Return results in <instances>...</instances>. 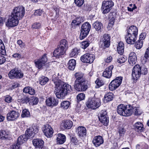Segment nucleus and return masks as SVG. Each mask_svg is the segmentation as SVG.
Listing matches in <instances>:
<instances>
[{"instance_id": "obj_1", "label": "nucleus", "mask_w": 149, "mask_h": 149, "mask_svg": "<svg viewBox=\"0 0 149 149\" xmlns=\"http://www.w3.org/2000/svg\"><path fill=\"white\" fill-rule=\"evenodd\" d=\"M52 81L55 85L56 91V95L58 98H63L68 94L72 91L71 86L68 84L65 83L54 75L52 77Z\"/></svg>"}, {"instance_id": "obj_2", "label": "nucleus", "mask_w": 149, "mask_h": 149, "mask_svg": "<svg viewBox=\"0 0 149 149\" xmlns=\"http://www.w3.org/2000/svg\"><path fill=\"white\" fill-rule=\"evenodd\" d=\"M132 107L129 105L125 106L123 104L119 105L117 108V113L121 115L128 116L132 113Z\"/></svg>"}, {"instance_id": "obj_3", "label": "nucleus", "mask_w": 149, "mask_h": 149, "mask_svg": "<svg viewBox=\"0 0 149 149\" xmlns=\"http://www.w3.org/2000/svg\"><path fill=\"white\" fill-rule=\"evenodd\" d=\"M100 100L99 98L94 97L89 98L86 103V105L89 108L93 109H96L98 108L101 105Z\"/></svg>"}, {"instance_id": "obj_4", "label": "nucleus", "mask_w": 149, "mask_h": 149, "mask_svg": "<svg viewBox=\"0 0 149 149\" xmlns=\"http://www.w3.org/2000/svg\"><path fill=\"white\" fill-rule=\"evenodd\" d=\"M25 13V9L23 6L15 7L11 14L19 20L22 19Z\"/></svg>"}, {"instance_id": "obj_5", "label": "nucleus", "mask_w": 149, "mask_h": 149, "mask_svg": "<svg viewBox=\"0 0 149 149\" xmlns=\"http://www.w3.org/2000/svg\"><path fill=\"white\" fill-rule=\"evenodd\" d=\"M91 28L90 24L88 22L84 23L81 27L80 38L81 40L84 39L88 34Z\"/></svg>"}, {"instance_id": "obj_6", "label": "nucleus", "mask_w": 149, "mask_h": 149, "mask_svg": "<svg viewBox=\"0 0 149 149\" xmlns=\"http://www.w3.org/2000/svg\"><path fill=\"white\" fill-rule=\"evenodd\" d=\"M38 127L36 125H33L29 128L27 129L24 135L28 139L33 137L34 135L38 131Z\"/></svg>"}, {"instance_id": "obj_7", "label": "nucleus", "mask_w": 149, "mask_h": 149, "mask_svg": "<svg viewBox=\"0 0 149 149\" xmlns=\"http://www.w3.org/2000/svg\"><path fill=\"white\" fill-rule=\"evenodd\" d=\"M114 3L111 0L103 1L101 8L103 13L105 14L109 13Z\"/></svg>"}, {"instance_id": "obj_8", "label": "nucleus", "mask_w": 149, "mask_h": 149, "mask_svg": "<svg viewBox=\"0 0 149 149\" xmlns=\"http://www.w3.org/2000/svg\"><path fill=\"white\" fill-rule=\"evenodd\" d=\"M8 75L11 79L15 78H21L24 75L23 73L20 70L17 68H15L11 70L9 72Z\"/></svg>"}, {"instance_id": "obj_9", "label": "nucleus", "mask_w": 149, "mask_h": 149, "mask_svg": "<svg viewBox=\"0 0 149 149\" xmlns=\"http://www.w3.org/2000/svg\"><path fill=\"white\" fill-rule=\"evenodd\" d=\"M19 20V19L11 14L6 23V25L8 27H15L18 24Z\"/></svg>"}, {"instance_id": "obj_10", "label": "nucleus", "mask_w": 149, "mask_h": 149, "mask_svg": "<svg viewBox=\"0 0 149 149\" xmlns=\"http://www.w3.org/2000/svg\"><path fill=\"white\" fill-rule=\"evenodd\" d=\"M123 78L122 77H117L112 80L109 85V88L110 90L113 91L117 88L121 84Z\"/></svg>"}, {"instance_id": "obj_11", "label": "nucleus", "mask_w": 149, "mask_h": 149, "mask_svg": "<svg viewBox=\"0 0 149 149\" xmlns=\"http://www.w3.org/2000/svg\"><path fill=\"white\" fill-rule=\"evenodd\" d=\"M95 58L94 55L86 53L82 55L81 57V61L84 63H93Z\"/></svg>"}, {"instance_id": "obj_12", "label": "nucleus", "mask_w": 149, "mask_h": 149, "mask_svg": "<svg viewBox=\"0 0 149 149\" xmlns=\"http://www.w3.org/2000/svg\"><path fill=\"white\" fill-rule=\"evenodd\" d=\"M47 61V58L46 55L44 54L41 58L35 61L36 66L38 69H40L45 65V63Z\"/></svg>"}, {"instance_id": "obj_13", "label": "nucleus", "mask_w": 149, "mask_h": 149, "mask_svg": "<svg viewBox=\"0 0 149 149\" xmlns=\"http://www.w3.org/2000/svg\"><path fill=\"white\" fill-rule=\"evenodd\" d=\"M42 130L45 135L47 138L52 137L54 132L52 127L48 124H46L42 128Z\"/></svg>"}, {"instance_id": "obj_14", "label": "nucleus", "mask_w": 149, "mask_h": 149, "mask_svg": "<svg viewBox=\"0 0 149 149\" xmlns=\"http://www.w3.org/2000/svg\"><path fill=\"white\" fill-rule=\"evenodd\" d=\"M33 143L36 149H48L44 146V142L40 139H36L33 140Z\"/></svg>"}, {"instance_id": "obj_15", "label": "nucleus", "mask_w": 149, "mask_h": 149, "mask_svg": "<svg viewBox=\"0 0 149 149\" xmlns=\"http://www.w3.org/2000/svg\"><path fill=\"white\" fill-rule=\"evenodd\" d=\"M92 142L94 146L97 147L100 146L104 143V140L102 136L99 135L95 136Z\"/></svg>"}, {"instance_id": "obj_16", "label": "nucleus", "mask_w": 149, "mask_h": 149, "mask_svg": "<svg viewBox=\"0 0 149 149\" xmlns=\"http://www.w3.org/2000/svg\"><path fill=\"white\" fill-rule=\"evenodd\" d=\"M74 88L77 91H84L87 89L88 86L85 82H80L75 83Z\"/></svg>"}, {"instance_id": "obj_17", "label": "nucleus", "mask_w": 149, "mask_h": 149, "mask_svg": "<svg viewBox=\"0 0 149 149\" xmlns=\"http://www.w3.org/2000/svg\"><path fill=\"white\" fill-rule=\"evenodd\" d=\"M76 131L78 136L81 139L84 138L86 136V128L83 126L79 127L77 129Z\"/></svg>"}, {"instance_id": "obj_18", "label": "nucleus", "mask_w": 149, "mask_h": 149, "mask_svg": "<svg viewBox=\"0 0 149 149\" xmlns=\"http://www.w3.org/2000/svg\"><path fill=\"white\" fill-rule=\"evenodd\" d=\"M19 116V114L14 110L9 111L7 114V118L8 120H14L17 119Z\"/></svg>"}, {"instance_id": "obj_19", "label": "nucleus", "mask_w": 149, "mask_h": 149, "mask_svg": "<svg viewBox=\"0 0 149 149\" xmlns=\"http://www.w3.org/2000/svg\"><path fill=\"white\" fill-rule=\"evenodd\" d=\"M74 76L76 79L74 84L80 82H85V78L82 73L80 72H76L74 74Z\"/></svg>"}, {"instance_id": "obj_20", "label": "nucleus", "mask_w": 149, "mask_h": 149, "mask_svg": "<svg viewBox=\"0 0 149 149\" xmlns=\"http://www.w3.org/2000/svg\"><path fill=\"white\" fill-rule=\"evenodd\" d=\"M136 36L134 35L127 34L125 36V39L127 43L128 44H134L136 40Z\"/></svg>"}, {"instance_id": "obj_21", "label": "nucleus", "mask_w": 149, "mask_h": 149, "mask_svg": "<svg viewBox=\"0 0 149 149\" xmlns=\"http://www.w3.org/2000/svg\"><path fill=\"white\" fill-rule=\"evenodd\" d=\"M110 37L108 34H104L103 36L102 41L103 44L106 47H108L110 44Z\"/></svg>"}, {"instance_id": "obj_22", "label": "nucleus", "mask_w": 149, "mask_h": 149, "mask_svg": "<svg viewBox=\"0 0 149 149\" xmlns=\"http://www.w3.org/2000/svg\"><path fill=\"white\" fill-rule=\"evenodd\" d=\"M46 102L47 106L53 107L56 106L58 104V101L54 97H49L46 99Z\"/></svg>"}, {"instance_id": "obj_23", "label": "nucleus", "mask_w": 149, "mask_h": 149, "mask_svg": "<svg viewBox=\"0 0 149 149\" xmlns=\"http://www.w3.org/2000/svg\"><path fill=\"white\" fill-rule=\"evenodd\" d=\"M128 62L131 65H134L137 61V57L136 54L133 52H131L129 55Z\"/></svg>"}, {"instance_id": "obj_24", "label": "nucleus", "mask_w": 149, "mask_h": 149, "mask_svg": "<svg viewBox=\"0 0 149 149\" xmlns=\"http://www.w3.org/2000/svg\"><path fill=\"white\" fill-rule=\"evenodd\" d=\"M113 68V65H111L107 68L103 72V76L108 78L111 77L112 75V70Z\"/></svg>"}, {"instance_id": "obj_25", "label": "nucleus", "mask_w": 149, "mask_h": 149, "mask_svg": "<svg viewBox=\"0 0 149 149\" xmlns=\"http://www.w3.org/2000/svg\"><path fill=\"white\" fill-rule=\"evenodd\" d=\"M65 51L61 48L58 47L54 50L53 52V55L56 58L63 55L65 53Z\"/></svg>"}, {"instance_id": "obj_26", "label": "nucleus", "mask_w": 149, "mask_h": 149, "mask_svg": "<svg viewBox=\"0 0 149 149\" xmlns=\"http://www.w3.org/2000/svg\"><path fill=\"white\" fill-rule=\"evenodd\" d=\"M56 142L57 144H63L66 141V136L63 134L59 133L57 135Z\"/></svg>"}, {"instance_id": "obj_27", "label": "nucleus", "mask_w": 149, "mask_h": 149, "mask_svg": "<svg viewBox=\"0 0 149 149\" xmlns=\"http://www.w3.org/2000/svg\"><path fill=\"white\" fill-rule=\"evenodd\" d=\"M72 122L69 120H66L61 125V128L63 130L69 129L72 126Z\"/></svg>"}, {"instance_id": "obj_28", "label": "nucleus", "mask_w": 149, "mask_h": 149, "mask_svg": "<svg viewBox=\"0 0 149 149\" xmlns=\"http://www.w3.org/2000/svg\"><path fill=\"white\" fill-rule=\"evenodd\" d=\"M127 34L134 35L137 36L138 34V29L136 27L134 26H130L127 31Z\"/></svg>"}, {"instance_id": "obj_29", "label": "nucleus", "mask_w": 149, "mask_h": 149, "mask_svg": "<svg viewBox=\"0 0 149 149\" xmlns=\"http://www.w3.org/2000/svg\"><path fill=\"white\" fill-rule=\"evenodd\" d=\"M114 95L111 93L109 92L106 94L104 97V101L105 102H107L111 101L113 98Z\"/></svg>"}, {"instance_id": "obj_30", "label": "nucleus", "mask_w": 149, "mask_h": 149, "mask_svg": "<svg viewBox=\"0 0 149 149\" xmlns=\"http://www.w3.org/2000/svg\"><path fill=\"white\" fill-rule=\"evenodd\" d=\"M93 26L97 31H101L103 28L102 24L99 21H96L94 22L93 24Z\"/></svg>"}, {"instance_id": "obj_31", "label": "nucleus", "mask_w": 149, "mask_h": 149, "mask_svg": "<svg viewBox=\"0 0 149 149\" xmlns=\"http://www.w3.org/2000/svg\"><path fill=\"white\" fill-rule=\"evenodd\" d=\"M134 127L135 130L138 132H141L144 129L143 124L140 122L136 123L134 125Z\"/></svg>"}, {"instance_id": "obj_32", "label": "nucleus", "mask_w": 149, "mask_h": 149, "mask_svg": "<svg viewBox=\"0 0 149 149\" xmlns=\"http://www.w3.org/2000/svg\"><path fill=\"white\" fill-rule=\"evenodd\" d=\"M68 44L67 40L63 39L61 40L60 42V44L58 47L61 48L65 50H66V49L68 48Z\"/></svg>"}, {"instance_id": "obj_33", "label": "nucleus", "mask_w": 149, "mask_h": 149, "mask_svg": "<svg viewBox=\"0 0 149 149\" xmlns=\"http://www.w3.org/2000/svg\"><path fill=\"white\" fill-rule=\"evenodd\" d=\"M76 65V62L75 60L71 59L70 60L68 63V67L69 69L71 70H74Z\"/></svg>"}, {"instance_id": "obj_34", "label": "nucleus", "mask_w": 149, "mask_h": 149, "mask_svg": "<svg viewBox=\"0 0 149 149\" xmlns=\"http://www.w3.org/2000/svg\"><path fill=\"white\" fill-rule=\"evenodd\" d=\"M124 44L123 42H120L118 44L117 47V50L118 53L121 55L124 52Z\"/></svg>"}, {"instance_id": "obj_35", "label": "nucleus", "mask_w": 149, "mask_h": 149, "mask_svg": "<svg viewBox=\"0 0 149 149\" xmlns=\"http://www.w3.org/2000/svg\"><path fill=\"white\" fill-rule=\"evenodd\" d=\"M70 141L71 143L75 145L81 146L82 144L81 141L78 140L75 136H70Z\"/></svg>"}, {"instance_id": "obj_36", "label": "nucleus", "mask_w": 149, "mask_h": 149, "mask_svg": "<svg viewBox=\"0 0 149 149\" xmlns=\"http://www.w3.org/2000/svg\"><path fill=\"white\" fill-rule=\"evenodd\" d=\"M23 91L24 93H28L31 95H34L35 93V90L30 87L24 88L23 90Z\"/></svg>"}, {"instance_id": "obj_37", "label": "nucleus", "mask_w": 149, "mask_h": 149, "mask_svg": "<svg viewBox=\"0 0 149 149\" xmlns=\"http://www.w3.org/2000/svg\"><path fill=\"white\" fill-rule=\"evenodd\" d=\"M28 139L24 135L21 136L18 138L17 143L19 144V145H21L26 141Z\"/></svg>"}, {"instance_id": "obj_38", "label": "nucleus", "mask_w": 149, "mask_h": 149, "mask_svg": "<svg viewBox=\"0 0 149 149\" xmlns=\"http://www.w3.org/2000/svg\"><path fill=\"white\" fill-rule=\"evenodd\" d=\"M99 120L100 122L104 126H107L108 125L109 122V120L107 117L103 118L102 117L100 116Z\"/></svg>"}, {"instance_id": "obj_39", "label": "nucleus", "mask_w": 149, "mask_h": 149, "mask_svg": "<svg viewBox=\"0 0 149 149\" xmlns=\"http://www.w3.org/2000/svg\"><path fill=\"white\" fill-rule=\"evenodd\" d=\"M9 133L4 130H1L0 131V139H5L8 137Z\"/></svg>"}, {"instance_id": "obj_40", "label": "nucleus", "mask_w": 149, "mask_h": 149, "mask_svg": "<svg viewBox=\"0 0 149 149\" xmlns=\"http://www.w3.org/2000/svg\"><path fill=\"white\" fill-rule=\"evenodd\" d=\"M80 52V50L77 48L73 49L70 54V56L71 57L75 56Z\"/></svg>"}, {"instance_id": "obj_41", "label": "nucleus", "mask_w": 149, "mask_h": 149, "mask_svg": "<svg viewBox=\"0 0 149 149\" xmlns=\"http://www.w3.org/2000/svg\"><path fill=\"white\" fill-rule=\"evenodd\" d=\"M0 53L3 55H5L6 52L5 46L2 40L0 39Z\"/></svg>"}, {"instance_id": "obj_42", "label": "nucleus", "mask_w": 149, "mask_h": 149, "mask_svg": "<svg viewBox=\"0 0 149 149\" xmlns=\"http://www.w3.org/2000/svg\"><path fill=\"white\" fill-rule=\"evenodd\" d=\"M49 81V79L44 76H42L39 78L40 84L42 85H45Z\"/></svg>"}, {"instance_id": "obj_43", "label": "nucleus", "mask_w": 149, "mask_h": 149, "mask_svg": "<svg viewBox=\"0 0 149 149\" xmlns=\"http://www.w3.org/2000/svg\"><path fill=\"white\" fill-rule=\"evenodd\" d=\"M39 101L38 98L35 96L32 97L30 99V104L32 105L37 104Z\"/></svg>"}, {"instance_id": "obj_44", "label": "nucleus", "mask_w": 149, "mask_h": 149, "mask_svg": "<svg viewBox=\"0 0 149 149\" xmlns=\"http://www.w3.org/2000/svg\"><path fill=\"white\" fill-rule=\"evenodd\" d=\"M70 105L69 102L65 101L62 102L61 104V107L64 109H67L68 108Z\"/></svg>"}, {"instance_id": "obj_45", "label": "nucleus", "mask_w": 149, "mask_h": 149, "mask_svg": "<svg viewBox=\"0 0 149 149\" xmlns=\"http://www.w3.org/2000/svg\"><path fill=\"white\" fill-rule=\"evenodd\" d=\"M131 109L132 110V112H133L135 115H139L142 113V112L139 107H134L133 108L132 107Z\"/></svg>"}, {"instance_id": "obj_46", "label": "nucleus", "mask_w": 149, "mask_h": 149, "mask_svg": "<svg viewBox=\"0 0 149 149\" xmlns=\"http://www.w3.org/2000/svg\"><path fill=\"white\" fill-rule=\"evenodd\" d=\"M143 45V41L139 39L135 43V46L136 48L138 49H140Z\"/></svg>"}, {"instance_id": "obj_47", "label": "nucleus", "mask_w": 149, "mask_h": 149, "mask_svg": "<svg viewBox=\"0 0 149 149\" xmlns=\"http://www.w3.org/2000/svg\"><path fill=\"white\" fill-rule=\"evenodd\" d=\"M141 72H132V75L134 80H137L140 77Z\"/></svg>"}, {"instance_id": "obj_48", "label": "nucleus", "mask_w": 149, "mask_h": 149, "mask_svg": "<svg viewBox=\"0 0 149 149\" xmlns=\"http://www.w3.org/2000/svg\"><path fill=\"white\" fill-rule=\"evenodd\" d=\"M30 101V98L27 97H24L20 99H18V102L22 104H27V103L29 102Z\"/></svg>"}, {"instance_id": "obj_49", "label": "nucleus", "mask_w": 149, "mask_h": 149, "mask_svg": "<svg viewBox=\"0 0 149 149\" xmlns=\"http://www.w3.org/2000/svg\"><path fill=\"white\" fill-rule=\"evenodd\" d=\"M30 116V113L28 110L25 109L23 110L21 116L22 118L28 117Z\"/></svg>"}, {"instance_id": "obj_50", "label": "nucleus", "mask_w": 149, "mask_h": 149, "mask_svg": "<svg viewBox=\"0 0 149 149\" xmlns=\"http://www.w3.org/2000/svg\"><path fill=\"white\" fill-rule=\"evenodd\" d=\"M41 27V24L39 22H35L32 25L31 28L33 29H38Z\"/></svg>"}, {"instance_id": "obj_51", "label": "nucleus", "mask_w": 149, "mask_h": 149, "mask_svg": "<svg viewBox=\"0 0 149 149\" xmlns=\"http://www.w3.org/2000/svg\"><path fill=\"white\" fill-rule=\"evenodd\" d=\"M95 83L97 85L95 86L96 88H98L104 84V82L102 80L98 79H97L95 81Z\"/></svg>"}, {"instance_id": "obj_52", "label": "nucleus", "mask_w": 149, "mask_h": 149, "mask_svg": "<svg viewBox=\"0 0 149 149\" xmlns=\"http://www.w3.org/2000/svg\"><path fill=\"white\" fill-rule=\"evenodd\" d=\"M74 1L77 6L80 7L84 4V0H74Z\"/></svg>"}, {"instance_id": "obj_53", "label": "nucleus", "mask_w": 149, "mask_h": 149, "mask_svg": "<svg viewBox=\"0 0 149 149\" xmlns=\"http://www.w3.org/2000/svg\"><path fill=\"white\" fill-rule=\"evenodd\" d=\"M89 45V42L87 41H84L81 43V47L84 49L86 48Z\"/></svg>"}, {"instance_id": "obj_54", "label": "nucleus", "mask_w": 149, "mask_h": 149, "mask_svg": "<svg viewBox=\"0 0 149 149\" xmlns=\"http://www.w3.org/2000/svg\"><path fill=\"white\" fill-rule=\"evenodd\" d=\"M85 97V95L83 93H80L78 94L77 96V100L78 101H80L84 99Z\"/></svg>"}, {"instance_id": "obj_55", "label": "nucleus", "mask_w": 149, "mask_h": 149, "mask_svg": "<svg viewBox=\"0 0 149 149\" xmlns=\"http://www.w3.org/2000/svg\"><path fill=\"white\" fill-rule=\"evenodd\" d=\"M132 72H141V67L139 65H136L133 68Z\"/></svg>"}, {"instance_id": "obj_56", "label": "nucleus", "mask_w": 149, "mask_h": 149, "mask_svg": "<svg viewBox=\"0 0 149 149\" xmlns=\"http://www.w3.org/2000/svg\"><path fill=\"white\" fill-rule=\"evenodd\" d=\"M141 61L142 63L145 64L147 61H149V58L146 56V55H144L143 57H141Z\"/></svg>"}, {"instance_id": "obj_57", "label": "nucleus", "mask_w": 149, "mask_h": 149, "mask_svg": "<svg viewBox=\"0 0 149 149\" xmlns=\"http://www.w3.org/2000/svg\"><path fill=\"white\" fill-rule=\"evenodd\" d=\"M126 60V59L122 56L117 59V62L120 63H124Z\"/></svg>"}, {"instance_id": "obj_58", "label": "nucleus", "mask_w": 149, "mask_h": 149, "mask_svg": "<svg viewBox=\"0 0 149 149\" xmlns=\"http://www.w3.org/2000/svg\"><path fill=\"white\" fill-rule=\"evenodd\" d=\"M100 116L102 117L103 118L107 117L106 112L105 111H101L100 114L98 115V117L99 118Z\"/></svg>"}, {"instance_id": "obj_59", "label": "nucleus", "mask_w": 149, "mask_h": 149, "mask_svg": "<svg viewBox=\"0 0 149 149\" xmlns=\"http://www.w3.org/2000/svg\"><path fill=\"white\" fill-rule=\"evenodd\" d=\"M6 61V58L3 56H0V65L3 64Z\"/></svg>"}, {"instance_id": "obj_60", "label": "nucleus", "mask_w": 149, "mask_h": 149, "mask_svg": "<svg viewBox=\"0 0 149 149\" xmlns=\"http://www.w3.org/2000/svg\"><path fill=\"white\" fill-rule=\"evenodd\" d=\"M13 57L16 58H20L22 57V55L21 54L16 53L12 55Z\"/></svg>"}, {"instance_id": "obj_61", "label": "nucleus", "mask_w": 149, "mask_h": 149, "mask_svg": "<svg viewBox=\"0 0 149 149\" xmlns=\"http://www.w3.org/2000/svg\"><path fill=\"white\" fill-rule=\"evenodd\" d=\"M42 13V10H36L34 13V14L35 15L40 16Z\"/></svg>"}, {"instance_id": "obj_62", "label": "nucleus", "mask_w": 149, "mask_h": 149, "mask_svg": "<svg viewBox=\"0 0 149 149\" xmlns=\"http://www.w3.org/2000/svg\"><path fill=\"white\" fill-rule=\"evenodd\" d=\"M146 36V34L145 33H141L139 36V39L143 41L145 38Z\"/></svg>"}, {"instance_id": "obj_63", "label": "nucleus", "mask_w": 149, "mask_h": 149, "mask_svg": "<svg viewBox=\"0 0 149 149\" xmlns=\"http://www.w3.org/2000/svg\"><path fill=\"white\" fill-rule=\"evenodd\" d=\"M112 60V57L111 56H107L106 58L105 59V61L107 63H109L111 62Z\"/></svg>"}, {"instance_id": "obj_64", "label": "nucleus", "mask_w": 149, "mask_h": 149, "mask_svg": "<svg viewBox=\"0 0 149 149\" xmlns=\"http://www.w3.org/2000/svg\"><path fill=\"white\" fill-rule=\"evenodd\" d=\"M20 145L17 143L13 145L12 149H20Z\"/></svg>"}]
</instances>
